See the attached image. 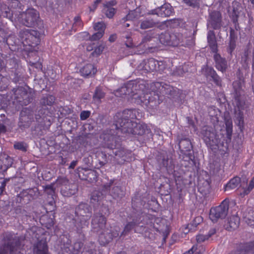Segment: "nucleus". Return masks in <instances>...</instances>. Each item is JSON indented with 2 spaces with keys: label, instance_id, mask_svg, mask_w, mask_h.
<instances>
[{
  "label": "nucleus",
  "instance_id": "4be33fe9",
  "mask_svg": "<svg viewBox=\"0 0 254 254\" xmlns=\"http://www.w3.org/2000/svg\"><path fill=\"white\" fill-rule=\"evenodd\" d=\"M141 16L140 10L139 8H136L134 10L130 11L126 17L123 18L122 20L124 22L127 20H134L139 19Z\"/></svg>",
  "mask_w": 254,
  "mask_h": 254
},
{
  "label": "nucleus",
  "instance_id": "9d476101",
  "mask_svg": "<svg viewBox=\"0 0 254 254\" xmlns=\"http://www.w3.org/2000/svg\"><path fill=\"white\" fill-rule=\"evenodd\" d=\"M140 224V223L137 219H133L132 221L127 223L125 226L123 231L121 233V236L127 235L131 230L133 229L135 233H142L143 232H146L148 227Z\"/></svg>",
  "mask_w": 254,
  "mask_h": 254
},
{
  "label": "nucleus",
  "instance_id": "680f3d73",
  "mask_svg": "<svg viewBox=\"0 0 254 254\" xmlns=\"http://www.w3.org/2000/svg\"><path fill=\"white\" fill-rule=\"evenodd\" d=\"M217 110L215 109L213 107H210L208 109V113L211 117H213L216 116L215 114V112H216Z\"/></svg>",
  "mask_w": 254,
  "mask_h": 254
},
{
  "label": "nucleus",
  "instance_id": "f3484780",
  "mask_svg": "<svg viewBox=\"0 0 254 254\" xmlns=\"http://www.w3.org/2000/svg\"><path fill=\"white\" fill-rule=\"evenodd\" d=\"M214 59L215 62L216 68L222 72H225L228 67L227 62L226 60L222 58L218 54H214Z\"/></svg>",
  "mask_w": 254,
  "mask_h": 254
},
{
  "label": "nucleus",
  "instance_id": "c756f323",
  "mask_svg": "<svg viewBox=\"0 0 254 254\" xmlns=\"http://www.w3.org/2000/svg\"><path fill=\"white\" fill-rule=\"evenodd\" d=\"M0 11L1 15L3 17L10 18L12 14L8 7L6 4L0 2Z\"/></svg>",
  "mask_w": 254,
  "mask_h": 254
},
{
  "label": "nucleus",
  "instance_id": "a878e982",
  "mask_svg": "<svg viewBox=\"0 0 254 254\" xmlns=\"http://www.w3.org/2000/svg\"><path fill=\"white\" fill-rule=\"evenodd\" d=\"M157 23L152 19L146 18L141 21L140 27L142 29H146L155 27Z\"/></svg>",
  "mask_w": 254,
  "mask_h": 254
},
{
  "label": "nucleus",
  "instance_id": "423d86ee",
  "mask_svg": "<svg viewBox=\"0 0 254 254\" xmlns=\"http://www.w3.org/2000/svg\"><path fill=\"white\" fill-rule=\"evenodd\" d=\"M228 201L224 200L219 205L211 208L209 218L213 222H216L219 219H224L228 214Z\"/></svg>",
  "mask_w": 254,
  "mask_h": 254
},
{
  "label": "nucleus",
  "instance_id": "052dcab7",
  "mask_svg": "<svg viewBox=\"0 0 254 254\" xmlns=\"http://www.w3.org/2000/svg\"><path fill=\"white\" fill-rule=\"evenodd\" d=\"M230 40H233L234 41H236V39H237V36L235 33V31L232 29H231L230 30Z\"/></svg>",
  "mask_w": 254,
  "mask_h": 254
},
{
  "label": "nucleus",
  "instance_id": "c85d7f7f",
  "mask_svg": "<svg viewBox=\"0 0 254 254\" xmlns=\"http://www.w3.org/2000/svg\"><path fill=\"white\" fill-rule=\"evenodd\" d=\"M216 233V230L215 229H211L208 234L206 235H204L202 234H199L196 236V240L198 243H201L205 241L208 240L211 236L214 235Z\"/></svg>",
  "mask_w": 254,
  "mask_h": 254
},
{
  "label": "nucleus",
  "instance_id": "412c9836",
  "mask_svg": "<svg viewBox=\"0 0 254 254\" xmlns=\"http://www.w3.org/2000/svg\"><path fill=\"white\" fill-rule=\"evenodd\" d=\"M80 71L82 76L87 77L94 75L96 72V69L93 64H89L82 67Z\"/></svg>",
  "mask_w": 254,
  "mask_h": 254
},
{
  "label": "nucleus",
  "instance_id": "09e8293b",
  "mask_svg": "<svg viewBox=\"0 0 254 254\" xmlns=\"http://www.w3.org/2000/svg\"><path fill=\"white\" fill-rule=\"evenodd\" d=\"M39 34L35 30L30 29V36H29L30 40H34V39L38 40Z\"/></svg>",
  "mask_w": 254,
  "mask_h": 254
},
{
  "label": "nucleus",
  "instance_id": "2eb2a0df",
  "mask_svg": "<svg viewBox=\"0 0 254 254\" xmlns=\"http://www.w3.org/2000/svg\"><path fill=\"white\" fill-rule=\"evenodd\" d=\"M207 25L214 29H219L222 26V17L220 12L213 11L209 13Z\"/></svg>",
  "mask_w": 254,
  "mask_h": 254
},
{
  "label": "nucleus",
  "instance_id": "ea45409f",
  "mask_svg": "<svg viewBox=\"0 0 254 254\" xmlns=\"http://www.w3.org/2000/svg\"><path fill=\"white\" fill-rule=\"evenodd\" d=\"M207 41L208 44L216 42L215 35L213 31L210 30L207 33Z\"/></svg>",
  "mask_w": 254,
  "mask_h": 254
},
{
  "label": "nucleus",
  "instance_id": "20e7f679",
  "mask_svg": "<svg viewBox=\"0 0 254 254\" xmlns=\"http://www.w3.org/2000/svg\"><path fill=\"white\" fill-rule=\"evenodd\" d=\"M17 20L27 27H33L40 20L39 13L36 9L29 8L20 13L17 17Z\"/></svg>",
  "mask_w": 254,
  "mask_h": 254
},
{
  "label": "nucleus",
  "instance_id": "0e129e2a",
  "mask_svg": "<svg viewBox=\"0 0 254 254\" xmlns=\"http://www.w3.org/2000/svg\"><path fill=\"white\" fill-rule=\"evenodd\" d=\"M94 43L88 45L86 47V50L89 52L92 51L94 48Z\"/></svg>",
  "mask_w": 254,
  "mask_h": 254
},
{
  "label": "nucleus",
  "instance_id": "5fc2aeb1",
  "mask_svg": "<svg viewBox=\"0 0 254 254\" xmlns=\"http://www.w3.org/2000/svg\"><path fill=\"white\" fill-rule=\"evenodd\" d=\"M236 47V41L230 40L228 52L231 54Z\"/></svg>",
  "mask_w": 254,
  "mask_h": 254
},
{
  "label": "nucleus",
  "instance_id": "864d4df0",
  "mask_svg": "<svg viewBox=\"0 0 254 254\" xmlns=\"http://www.w3.org/2000/svg\"><path fill=\"white\" fill-rule=\"evenodd\" d=\"M126 38L127 39V40L125 41V44L127 47L128 48H132L135 46L129 36H126Z\"/></svg>",
  "mask_w": 254,
  "mask_h": 254
},
{
  "label": "nucleus",
  "instance_id": "13d9d810",
  "mask_svg": "<svg viewBox=\"0 0 254 254\" xmlns=\"http://www.w3.org/2000/svg\"><path fill=\"white\" fill-rule=\"evenodd\" d=\"M209 46L211 50V51L215 53V54H217V44L216 42L211 43L209 44Z\"/></svg>",
  "mask_w": 254,
  "mask_h": 254
},
{
  "label": "nucleus",
  "instance_id": "4c0bfd02",
  "mask_svg": "<svg viewBox=\"0 0 254 254\" xmlns=\"http://www.w3.org/2000/svg\"><path fill=\"white\" fill-rule=\"evenodd\" d=\"M111 195L115 198L118 197L120 196L121 193V189L117 186L114 187L111 190Z\"/></svg>",
  "mask_w": 254,
  "mask_h": 254
},
{
  "label": "nucleus",
  "instance_id": "e433bc0d",
  "mask_svg": "<svg viewBox=\"0 0 254 254\" xmlns=\"http://www.w3.org/2000/svg\"><path fill=\"white\" fill-rule=\"evenodd\" d=\"M101 199V196L100 195V192H94L91 197V203L95 204L98 203Z\"/></svg>",
  "mask_w": 254,
  "mask_h": 254
},
{
  "label": "nucleus",
  "instance_id": "ddd939ff",
  "mask_svg": "<svg viewBox=\"0 0 254 254\" xmlns=\"http://www.w3.org/2000/svg\"><path fill=\"white\" fill-rule=\"evenodd\" d=\"M120 228L119 227H115L111 230L106 229L99 235V241L103 245L108 244L114 238H117L119 235Z\"/></svg>",
  "mask_w": 254,
  "mask_h": 254
},
{
  "label": "nucleus",
  "instance_id": "79ce46f5",
  "mask_svg": "<svg viewBox=\"0 0 254 254\" xmlns=\"http://www.w3.org/2000/svg\"><path fill=\"white\" fill-rule=\"evenodd\" d=\"M104 48V47L102 45H100L96 47L94 49V51L92 53V56L93 57H98L102 53Z\"/></svg>",
  "mask_w": 254,
  "mask_h": 254
},
{
  "label": "nucleus",
  "instance_id": "338daca9",
  "mask_svg": "<svg viewBox=\"0 0 254 254\" xmlns=\"http://www.w3.org/2000/svg\"><path fill=\"white\" fill-rule=\"evenodd\" d=\"M89 175H91L92 176H93V179L94 180H96L97 179V172L93 171H90L89 173Z\"/></svg>",
  "mask_w": 254,
  "mask_h": 254
},
{
  "label": "nucleus",
  "instance_id": "473e14b6",
  "mask_svg": "<svg viewBox=\"0 0 254 254\" xmlns=\"http://www.w3.org/2000/svg\"><path fill=\"white\" fill-rule=\"evenodd\" d=\"M170 36L169 33H162L159 37L160 43L164 45L170 46Z\"/></svg>",
  "mask_w": 254,
  "mask_h": 254
},
{
  "label": "nucleus",
  "instance_id": "5701e85b",
  "mask_svg": "<svg viewBox=\"0 0 254 254\" xmlns=\"http://www.w3.org/2000/svg\"><path fill=\"white\" fill-rule=\"evenodd\" d=\"M133 86L132 83H128L124 86H122L116 92L117 96H122L123 95H129L132 92L131 89Z\"/></svg>",
  "mask_w": 254,
  "mask_h": 254
},
{
  "label": "nucleus",
  "instance_id": "0eeeda50",
  "mask_svg": "<svg viewBox=\"0 0 254 254\" xmlns=\"http://www.w3.org/2000/svg\"><path fill=\"white\" fill-rule=\"evenodd\" d=\"M75 213L78 217H81V218H79V222L81 223V226L77 223V227H80L82 228L85 226H87L88 225L87 221L91 217V207L87 204L81 203L78 205V207L76 208Z\"/></svg>",
  "mask_w": 254,
  "mask_h": 254
},
{
  "label": "nucleus",
  "instance_id": "bf43d9fd",
  "mask_svg": "<svg viewBox=\"0 0 254 254\" xmlns=\"http://www.w3.org/2000/svg\"><path fill=\"white\" fill-rule=\"evenodd\" d=\"M206 186L205 189H202L200 185H198V190L201 193H205V191H207L209 189V184L207 182H205Z\"/></svg>",
  "mask_w": 254,
  "mask_h": 254
},
{
  "label": "nucleus",
  "instance_id": "f03ea898",
  "mask_svg": "<svg viewBox=\"0 0 254 254\" xmlns=\"http://www.w3.org/2000/svg\"><path fill=\"white\" fill-rule=\"evenodd\" d=\"M140 88L142 90V94L138 96L139 93L136 92L133 95L134 98H138L140 103L152 107L157 106L159 104L158 93L172 97H174L176 93V90L172 86L164 82H155L151 83L150 84L151 92H145L141 87Z\"/></svg>",
  "mask_w": 254,
  "mask_h": 254
},
{
  "label": "nucleus",
  "instance_id": "6e6d98bb",
  "mask_svg": "<svg viewBox=\"0 0 254 254\" xmlns=\"http://www.w3.org/2000/svg\"><path fill=\"white\" fill-rule=\"evenodd\" d=\"M183 1L187 5L193 7L196 6L198 4V0H183Z\"/></svg>",
  "mask_w": 254,
  "mask_h": 254
},
{
  "label": "nucleus",
  "instance_id": "774afa93",
  "mask_svg": "<svg viewBox=\"0 0 254 254\" xmlns=\"http://www.w3.org/2000/svg\"><path fill=\"white\" fill-rule=\"evenodd\" d=\"M117 38V36L116 34L111 35L109 38V41L111 42H114Z\"/></svg>",
  "mask_w": 254,
  "mask_h": 254
},
{
  "label": "nucleus",
  "instance_id": "de8ad7c7",
  "mask_svg": "<svg viewBox=\"0 0 254 254\" xmlns=\"http://www.w3.org/2000/svg\"><path fill=\"white\" fill-rule=\"evenodd\" d=\"M7 122L8 120L7 119L3 121L2 123L0 122V134L6 131V125H7Z\"/></svg>",
  "mask_w": 254,
  "mask_h": 254
},
{
  "label": "nucleus",
  "instance_id": "49530a36",
  "mask_svg": "<svg viewBox=\"0 0 254 254\" xmlns=\"http://www.w3.org/2000/svg\"><path fill=\"white\" fill-rule=\"evenodd\" d=\"M105 28V24L102 22H98L94 25L95 30L98 31H103L104 32Z\"/></svg>",
  "mask_w": 254,
  "mask_h": 254
},
{
  "label": "nucleus",
  "instance_id": "9b49d317",
  "mask_svg": "<svg viewBox=\"0 0 254 254\" xmlns=\"http://www.w3.org/2000/svg\"><path fill=\"white\" fill-rule=\"evenodd\" d=\"M112 130L103 135V138L104 140L105 145L108 148L114 149L118 148L120 145L119 136L114 134Z\"/></svg>",
  "mask_w": 254,
  "mask_h": 254
},
{
  "label": "nucleus",
  "instance_id": "7ed1b4c3",
  "mask_svg": "<svg viewBox=\"0 0 254 254\" xmlns=\"http://www.w3.org/2000/svg\"><path fill=\"white\" fill-rule=\"evenodd\" d=\"M20 239L14 234H6L4 243L0 246V254H22Z\"/></svg>",
  "mask_w": 254,
  "mask_h": 254
},
{
  "label": "nucleus",
  "instance_id": "603ef678",
  "mask_svg": "<svg viewBox=\"0 0 254 254\" xmlns=\"http://www.w3.org/2000/svg\"><path fill=\"white\" fill-rule=\"evenodd\" d=\"M90 115V112L88 111H82L80 115V119L82 121L86 120Z\"/></svg>",
  "mask_w": 254,
  "mask_h": 254
},
{
  "label": "nucleus",
  "instance_id": "a19ab883",
  "mask_svg": "<svg viewBox=\"0 0 254 254\" xmlns=\"http://www.w3.org/2000/svg\"><path fill=\"white\" fill-rule=\"evenodd\" d=\"M104 34V32L103 31H98L97 32L95 33L91 37H90V40H91V41L98 40L102 37Z\"/></svg>",
  "mask_w": 254,
  "mask_h": 254
},
{
  "label": "nucleus",
  "instance_id": "7c9ffc66",
  "mask_svg": "<svg viewBox=\"0 0 254 254\" xmlns=\"http://www.w3.org/2000/svg\"><path fill=\"white\" fill-rule=\"evenodd\" d=\"M207 70L209 71L210 75L212 78L214 82L217 85H220L221 80L220 77L217 74L216 71L212 68H208Z\"/></svg>",
  "mask_w": 254,
  "mask_h": 254
},
{
  "label": "nucleus",
  "instance_id": "bb28decb",
  "mask_svg": "<svg viewBox=\"0 0 254 254\" xmlns=\"http://www.w3.org/2000/svg\"><path fill=\"white\" fill-rule=\"evenodd\" d=\"M179 146L183 151H189L192 148L191 142L188 138L181 139L179 142Z\"/></svg>",
  "mask_w": 254,
  "mask_h": 254
},
{
  "label": "nucleus",
  "instance_id": "3c124183",
  "mask_svg": "<svg viewBox=\"0 0 254 254\" xmlns=\"http://www.w3.org/2000/svg\"><path fill=\"white\" fill-rule=\"evenodd\" d=\"M82 26L81 18L79 16H75L74 18L73 28H76Z\"/></svg>",
  "mask_w": 254,
  "mask_h": 254
},
{
  "label": "nucleus",
  "instance_id": "aec40b11",
  "mask_svg": "<svg viewBox=\"0 0 254 254\" xmlns=\"http://www.w3.org/2000/svg\"><path fill=\"white\" fill-rule=\"evenodd\" d=\"M231 254H254V241L245 244L242 249L237 250Z\"/></svg>",
  "mask_w": 254,
  "mask_h": 254
},
{
  "label": "nucleus",
  "instance_id": "b1692460",
  "mask_svg": "<svg viewBox=\"0 0 254 254\" xmlns=\"http://www.w3.org/2000/svg\"><path fill=\"white\" fill-rule=\"evenodd\" d=\"M55 99V96L51 95H47L41 99L40 104L43 106H51L54 104Z\"/></svg>",
  "mask_w": 254,
  "mask_h": 254
},
{
  "label": "nucleus",
  "instance_id": "1a4fd4ad",
  "mask_svg": "<svg viewBox=\"0 0 254 254\" xmlns=\"http://www.w3.org/2000/svg\"><path fill=\"white\" fill-rule=\"evenodd\" d=\"M58 181V183L61 185V192L63 196L69 197L76 192L77 190L76 185L69 183L66 178H60Z\"/></svg>",
  "mask_w": 254,
  "mask_h": 254
},
{
  "label": "nucleus",
  "instance_id": "6e6552de",
  "mask_svg": "<svg viewBox=\"0 0 254 254\" xmlns=\"http://www.w3.org/2000/svg\"><path fill=\"white\" fill-rule=\"evenodd\" d=\"M201 134L206 145L211 149L215 148L220 142L218 136L215 131L211 130L209 127H205L201 131Z\"/></svg>",
  "mask_w": 254,
  "mask_h": 254
},
{
  "label": "nucleus",
  "instance_id": "39448f33",
  "mask_svg": "<svg viewBox=\"0 0 254 254\" xmlns=\"http://www.w3.org/2000/svg\"><path fill=\"white\" fill-rule=\"evenodd\" d=\"M165 68L163 62L158 61L153 58L143 60L137 66V70L141 72V74L155 70L163 71Z\"/></svg>",
  "mask_w": 254,
  "mask_h": 254
},
{
  "label": "nucleus",
  "instance_id": "f257e3e1",
  "mask_svg": "<svg viewBox=\"0 0 254 254\" xmlns=\"http://www.w3.org/2000/svg\"><path fill=\"white\" fill-rule=\"evenodd\" d=\"M141 117L138 110L127 109L119 112L114 117L115 126L118 130L123 133H128L139 136L151 135L150 130L145 124L134 122V119L138 120Z\"/></svg>",
  "mask_w": 254,
  "mask_h": 254
},
{
  "label": "nucleus",
  "instance_id": "a18cd8bd",
  "mask_svg": "<svg viewBox=\"0 0 254 254\" xmlns=\"http://www.w3.org/2000/svg\"><path fill=\"white\" fill-rule=\"evenodd\" d=\"M45 192L49 195H51L52 197L55 193V190L52 185H48L45 187Z\"/></svg>",
  "mask_w": 254,
  "mask_h": 254
},
{
  "label": "nucleus",
  "instance_id": "f704fd0d",
  "mask_svg": "<svg viewBox=\"0 0 254 254\" xmlns=\"http://www.w3.org/2000/svg\"><path fill=\"white\" fill-rule=\"evenodd\" d=\"M227 138L231 139L233 131V125L231 121L227 120L225 122Z\"/></svg>",
  "mask_w": 254,
  "mask_h": 254
},
{
  "label": "nucleus",
  "instance_id": "2f4dec72",
  "mask_svg": "<svg viewBox=\"0 0 254 254\" xmlns=\"http://www.w3.org/2000/svg\"><path fill=\"white\" fill-rule=\"evenodd\" d=\"M14 94L17 99L24 98L27 95V92L23 87H20L13 89Z\"/></svg>",
  "mask_w": 254,
  "mask_h": 254
},
{
  "label": "nucleus",
  "instance_id": "37998d69",
  "mask_svg": "<svg viewBox=\"0 0 254 254\" xmlns=\"http://www.w3.org/2000/svg\"><path fill=\"white\" fill-rule=\"evenodd\" d=\"M254 188V177L251 180L249 186L247 189H245L244 191V194H249L250 191Z\"/></svg>",
  "mask_w": 254,
  "mask_h": 254
},
{
  "label": "nucleus",
  "instance_id": "4d7b16f0",
  "mask_svg": "<svg viewBox=\"0 0 254 254\" xmlns=\"http://www.w3.org/2000/svg\"><path fill=\"white\" fill-rule=\"evenodd\" d=\"M102 0H96L94 1V3L92 5L89 6V9L90 11H94L97 8L98 5L101 3Z\"/></svg>",
  "mask_w": 254,
  "mask_h": 254
},
{
  "label": "nucleus",
  "instance_id": "393cba45",
  "mask_svg": "<svg viewBox=\"0 0 254 254\" xmlns=\"http://www.w3.org/2000/svg\"><path fill=\"white\" fill-rule=\"evenodd\" d=\"M240 183V178L239 177H234L226 185L225 190H228L236 188Z\"/></svg>",
  "mask_w": 254,
  "mask_h": 254
},
{
  "label": "nucleus",
  "instance_id": "6ab92c4d",
  "mask_svg": "<svg viewBox=\"0 0 254 254\" xmlns=\"http://www.w3.org/2000/svg\"><path fill=\"white\" fill-rule=\"evenodd\" d=\"M170 46H177L183 41L184 37L183 35L179 32H173L170 33Z\"/></svg>",
  "mask_w": 254,
  "mask_h": 254
},
{
  "label": "nucleus",
  "instance_id": "e2e57ef3",
  "mask_svg": "<svg viewBox=\"0 0 254 254\" xmlns=\"http://www.w3.org/2000/svg\"><path fill=\"white\" fill-rule=\"evenodd\" d=\"M184 67H185V66H184L183 67L180 66L178 68V70L176 71V73L180 75H182L184 72Z\"/></svg>",
  "mask_w": 254,
  "mask_h": 254
},
{
  "label": "nucleus",
  "instance_id": "a211bd4d",
  "mask_svg": "<svg viewBox=\"0 0 254 254\" xmlns=\"http://www.w3.org/2000/svg\"><path fill=\"white\" fill-rule=\"evenodd\" d=\"M115 4L116 2L114 1L107 2L106 3L104 4L103 10L108 18H111L114 15L116 12V9L112 6Z\"/></svg>",
  "mask_w": 254,
  "mask_h": 254
},
{
  "label": "nucleus",
  "instance_id": "4468645a",
  "mask_svg": "<svg viewBox=\"0 0 254 254\" xmlns=\"http://www.w3.org/2000/svg\"><path fill=\"white\" fill-rule=\"evenodd\" d=\"M106 218L102 213L99 212L94 214L92 220V227L93 229L97 232H103L106 224Z\"/></svg>",
  "mask_w": 254,
  "mask_h": 254
},
{
  "label": "nucleus",
  "instance_id": "69168bd1",
  "mask_svg": "<svg viewBox=\"0 0 254 254\" xmlns=\"http://www.w3.org/2000/svg\"><path fill=\"white\" fill-rule=\"evenodd\" d=\"M54 225V222L52 219H49V222L48 224H46L45 226L49 229Z\"/></svg>",
  "mask_w": 254,
  "mask_h": 254
},
{
  "label": "nucleus",
  "instance_id": "cd10ccee",
  "mask_svg": "<svg viewBox=\"0 0 254 254\" xmlns=\"http://www.w3.org/2000/svg\"><path fill=\"white\" fill-rule=\"evenodd\" d=\"M240 218L238 216L233 215L228 219V224L231 229L234 230L237 228L239 225Z\"/></svg>",
  "mask_w": 254,
  "mask_h": 254
},
{
  "label": "nucleus",
  "instance_id": "8fccbe9b",
  "mask_svg": "<svg viewBox=\"0 0 254 254\" xmlns=\"http://www.w3.org/2000/svg\"><path fill=\"white\" fill-rule=\"evenodd\" d=\"M90 36L89 35V33L87 32H81L79 33L78 35V38L79 40H90Z\"/></svg>",
  "mask_w": 254,
  "mask_h": 254
},
{
  "label": "nucleus",
  "instance_id": "f8f14e48",
  "mask_svg": "<svg viewBox=\"0 0 254 254\" xmlns=\"http://www.w3.org/2000/svg\"><path fill=\"white\" fill-rule=\"evenodd\" d=\"M33 120V115L28 108L23 109L20 113L18 126L23 129L30 127Z\"/></svg>",
  "mask_w": 254,
  "mask_h": 254
},
{
  "label": "nucleus",
  "instance_id": "c03bdc74",
  "mask_svg": "<svg viewBox=\"0 0 254 254\" xmlns=\"http://www.w3.org/2000/svg\"><path fill=\"white\" fill-rule=\"evenodd\" d=\"M14 147L16 149H18L22 151H26L27 150L26 146L23 142H17L15 143Z\"/></svg>",
  "mask_w": 254,
  "mask_h": 254
},
{
  "label": "nucleus",
  "instance_id": "72a5a7b5",
  "mask_svg": "<svg viewBox=\"0 0 254 254\" xmlns=\"http://www.w3.org/2000/svg\"><path fill=\"white\" fill-rule=\"evenodd\" d=\"M104 96L105 94L101 89L99 87H97L93 96V99L95 101L99 102L101 99L104 97Z\"/></svg>",
  "mask_w": 254,
  "mask_h": 254
},
{
  "label": "nucleus",
  "instance_id": "58836bf2",
  "mask_svg": "<svg viewBox=\"0 0 254 254\" xmlns=\"http://www.w3.org/2000/svg\"><path fill=\"white\" fill-rule=\"evenodd\" d=\"M7 78L0 74V90L5 89L7 86Z\"/></svg>",
  "mask_w": 254,
  "mask_h": 254
},
{
  "label": "nucleus",
  "instance_id": "c9c22d12",
  "mask_svg": "<svg viewBox=\"0 0 254 254\" xmlns=\"http://www.w3.org/2000/svg\"><path fill=\"white\" fill-rule=\"evenodd\" d=\"M19 36L22 40L27 41L30 40L29 36H30V29H24L19 32Z\"/></svg>",
  "mask_w": 254,
  "mask_h": 254
},
{
  "label": "nucleus",
  "instance_id": "dca6fc26",
  "mask_svg": "<svg viewBox=\"0 0 254 254\" xmlns=\"http://www.w3.org/2000/svg\"><path fill=\"white\" fill-rule=\"evenodd\" d=\"M173 11L171 6L165 4L153 10V14L157 15L162 17H168L172 15Z\"/></svg>",
  "mask_w": 254,
  "mask_h": 254
}]
</instances>
